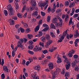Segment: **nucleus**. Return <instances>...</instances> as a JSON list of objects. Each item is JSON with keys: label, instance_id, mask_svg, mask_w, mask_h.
Segmentation results:
<instances>
[{"label": "nucleus", "instance_id": "nucleus-8", "mask_svg": "<svg viewBox=\"0 0 79 79\" xmlns=\"http://www.w3.org/2000/svg\"><path fill=\"white\" fill-rule=\"evenodd\" d=\"M48 66L49 67L50 69H52L53 68V64L52 62H49L48 64Z\"/></svg>", "mask_w": 79, "mask_h": 79}, {"label": "nucleus", "instance_id": "nucleus-49", "mask_svg": "<svg viewBox=\"0 0 79 79\" xmlns=\"http://www.w3.org/2000/svg\"><path fill=\"white\" fill-rule=\"evenodd\" d=\"M30 31V29L29 28H27L26 29V33H28V32H29Z\"/></svg>", "mask_w": 79, "mask_h": 79}, {"label": "nucleus", "instance_id": "nucleus-43", "mask_svg": "<svg viewBox=\"0 0 79 79\" xmlns=\"http://www.w3.org/2000/svg\"><path fill=\"white\" fill-rule=\"evenodd\" d=\"M47 30H48V28L46 27L44 28V29H43L42 31L43 32H46L47 31Z\"/></svg>", "mask_w": 79, "mask_h": 79}, {"label": "nucleus", "instance_id": "nucleus-6", "mask_svg": "<svg viewBox=\"0 0 79 79\" xmlns=\"http://www.w3.org/2000/svg\"><path fill=\"white\" fill-rule=\"evenodd\" d=\"M52 40H49L46 43V45H45V47H46V48H48V47L50 44H52Z\"/></svg>", "mask_w": 79, "mask_h": 79}, {"label": "nucleus", "instance_id": "nucleus-34", "mask_svg": "<svg viewBox=\"0 0 79 79\" xmlns=\"http://www.w3.org/2000/svg\"><path fill=\"white\" fill-rule=\"evenodd\" d=\"M42 53H43L44 54H46V53H48V51L47 50H44L42 51Z\"/></svg>", "mask_w": 79, "mask_h": 79}, {"label": "nucleus", "instance_id": "nucleus-10", "mask_svg": "<svg viewBox=\"0 0 79 79\" xmlns=\"http://www.w3.org/2000/svg\"><path fill=\"white\" fill-rule=\"evenodd\" d=\"M34 44V42L32 41L30 44V45L28 46V48L29 49H30V50H32V49H33V48H34V46L32 44Z\"/></svg>", "mask_w": 79, "mask_h": 79}, {"label": "nucleus", "instance_id": "nucleus-16", "mask_svg": "<svg viewBox=\"0 0 79 79\" xmlns=\"http://www.w3.org/2000/svg\"><path fill=\"white\" fill-rule=\"evenodd\" d=\"M9 23L10 25H13L14 24V23H15V21L12 19H10L9 20Z\"/></svg>", "mask_w": 79, "mask_h": 79}, {"label": "nucleus", "instance_id": "nucleus-59", "mask_svg": "<svg viewBox=\"0 0 79 79\" xmlns=\"http://www.w3.org/2000/svg\"><path fill=\"white\" fill-rule=\"evenodd\" d=\"M33 15H34V16H35L37 15V12H33Z\"/></svg>", "mask_w": 79, "mask_h": 79}, {"label": "nucleus", "instance_id": "nucleus-32", "mask_svg": "<svg viewBox=\"0 0 79 79\" xmlns=\"http://www.w3.org/2000/svg\"><path fill=\"white\" fill-rule=\"evenodd\" d=\"M42 31H40L39 32V34H38V37H40V36H42Z\"/></svg>", "mask_w": 79, "mask_h": 79}, {"label": "nucleus", "instance_id": "nucleus-39", "mask_svg": "<svg viewBox=\"0 0 79 79\" xmlns=\"http://www.w3.org/2000/svg\"><path fill=\"white\" fill-rule=\"evenodd\" d=\"M47 21L48 22H50V19H51V17L50 16H48L47 18Z\"/></svg>", "mask_w": 79, "mask_h": 79}, {"label": "nucleus", "instance_id": "nucleus-40", "mask_svg": "<svg viewBox=\"0 0 79 79\" xmlns=\"http://www.w3.org/2000/svg\"><path fill=\"white\" fill-rule=\"evenodd\" d=\"M1 76L2 79H4L5 77V74L3 73L1 74Z\"/></svg>", "mask_w": 79, "mask_h": 79}, {"label": "nucleus", "instance_id": "nucleus-2", "mask_svg": "<svg viewBox=\"0 0 79 79\" xmlns=\"http://www.w3.org/2000/svg\"><path fill=\"white\" fill-rule=\"evenodd\" d=\"M56 70V72H53L52 73V79H55L56 76V72H58V73L61 71V69H60L59 68H57Z\"/></svg>", "mask_w": 79, "mask_h": 79}, {"label": "nucleus", "instance_id": "nucleus-12", "mask_svg": "<svg viewBox=\"0 0 79 79\" xmlns=\"http://www.w3.org/2000/svg\"><path fill=\"white\" fill-rule=\"evenodd\" d=\"M34 69L35 70H38L39 71L40 69V66L39 65H36L34 67Z\"/></svg>", "mask_w": 79, "mask_h": 79}, {"label": "nucleus", "instance_id": "nucleus-41", "mask_svg": "<svg viewBox=\"0 0 79 79\" xmlns=\"http://www.w3.org/2000/svg\"><path fill=\"white\" fill-rule=\"evenodd\" d=\"M41 40L43 42H45V37H43L41 38Z\"/></svg>", "mask_w": 79, "mask_h": 79}, {"label": "nucleus", "instance_id": "nucleus-5", "mask_svg": "<svg viewBox=\"0 0 79 79\" xmlns=\"http://www.w3.org/2000/svg\"><path fill=\"white\" fill-rule=\"evenodd\" d=\"M65 67L66 70H68L71 67V63L70 62H67V63L65 64Z\"/></svg>", "mask_w": 79, "mask_h": 79}, {"label": "nucleus", "instance_id": "nucleus-38", "mask_svg": "<svg viewBox=\"0 0 79 79\" xmlns=\"http://www.w3.org/2000/svg\"><path fill=\"white\" fill-rule=\"evenodd\" d=\"M26 10V6H23V7L22 10V12Z\"/></svg>", "mask_w": 79, "mask_h": 79}, {"label": "nucleus", "instance_id": "nucleus-13", "mask_svg": "<svg viewBox=\"0 0 79 79\" xmlns=\"http://www.w3.org/2000/svg\"><path fill=\"white\" fill-rule=\"evenodd\" d=\"M73 35L70 34L69 35V34H67L66 35V38H67L68 39H69V38L71 39V38H73Z\"/></svg>", "mask_w": 79, "mask_h": 79}, {"label": "nucleus", "instance_id": "nucleus-24", "mask_svg": "<svg viewBox=\"0 0 79 79\" xmlns=\"http://www.w3.org/2000/svg\"><path fill=\"white\" fill-rule=\"evenodd\" d=\"M3 69L4 71H6V72H8V68L7 66H3Z\"/></svg>", "mask_w": 79, "mask_h": 79}, {"label": "nucleus", "instance_id": "nucleus-36", "mask_svg": "<svg viewBox=\"0 0 79 79\" xmlns=\"http://www.w3.org/2000/svg\"><path fill=\"white\" fill-rule=\"evenodd\" d=\"M4 15H5V16H7V15H8V12L6 10H4Z\"/></svg>", "mask_w": 79, "mask_h": 79}, {"label": "nucleus", "instance_id": "nucleus-33", "mask_svg": "<svg viewBox=\"0 0 79 79\" xmlns=\"http://www.w3.org/2000/svg\"><path fill=\"white\" fill-rule=\"evenodd\" d=\"M69 2L68 1H66L65 2V6H69Z\"/></svg>", "mask_w": 79, "mask_h": 79}, {"label": "nucleus", "instance_id": "nucleus-21", "mask_svg": "<svg viewBox=\"0 0 79 79\" xmlns=\"http://www.w3.org/2000/svg\"><path fill=\"white\" fill-rule=\"evenodd\" d=\"M50 34L51 37H52L53 38H55L56 37V36L55 35L54 33H53L52 32H50Z\"/></svg>", "mask_w": 79, "mask_h": 79}, {"label": "nucleus", "instance_id": "nucleus-53", "mask_svg": "<svg viewBox=\"0 0 79 79\" xmlns=\"http://www.w3.org/2000/svg\"><path fill=\"white\" fill-rule=\"evenodd\" d=\"M77 17H78V14H75L74 15L73 18H77Z\"/></svg>", "mask_w": 79, "mask_h": 79}, {"label": "nucleus", "instance_id": "nucleus-37", "mask_svg": "<svg viewBox=\"0 0 79 79\" xmlns=\"http://www.w3.org/2000/svg\"><path fill=\"white\" fill-rule=\"evenodd\" d=\"M36 75H33V77H33L34 79H39V76H37V77H36Z\"/></svg>", "mask_w": 79, "mask_h": 79}, {"label": "nucleus", "instance_id": "nucleus-20", "mask_svg": "<svg viewBox=\"0 0 79 79\" xmlns=\"http://www.w3.org/2000/svg\"><path fill=\"white\" fill-rule=\"evenodd\" d=\"M74 5H75V3L73 2L71 3L70 4L69 6L70 7V8L73 7V6H74Z\"/></svg>", "mask_w": 79, "mask_h": 79}, {"label": "nucleus", "instance_id": "nucleus-47", "mask_svg": "<svg viewBox=\"0 0 79 79\" xmlns=\"http://www.w3.org/2000/svg\"><path fill=\"white\" fill-rule=\"evenodd\" d=\"M46 62H47V60H44V61H43L42 62V64L43 65H44L45 63H46Z\"/></svg>", "mask_w": 79, "mask_h": 79}, {"label": "nucleus", "instance_id": "nucleus-1", "mask_svg": "<svg viewBox=\"0 0 79 79\" xmlns=\"http://www.w3.org/2000/svg\"><path fill=\"white\" fill-rule=\"evenodd\" d=\"M7 9L9 11V15L10 16H13L14 15V12H13V9L12 8L11 5H8L7 6Z\"/></svg>", "mask_w": 79, "mask_h": 79}, {"label": "nucleus", "instance_id": "nucleus-54", "mask_svg": "<svg viewBox=\"0 0 79 79\" xmlns=\"http://www.w3.org/2000/svg\"><path fill=\"white\" fill-rule=\"evenodd\" d=\"M60 12H61V10H60V9H58L56 11V13H60Z\"/></svg>", "mask_w": 79, "mask_h": 79}, {"label": "nucleus", "instance_id": "nucleus-19", "mask_svg": "<svg viewBox=\"0 0 79 79\" xmlns=\"http://www.w3.org/2000/svg\"><path fill=\"white\" fill-rule=\"evenodd\" d=\"M45 37L47 40H49L50 39V36L48 34L46 35Z\"/></svg>", "mask_w": 79, "mask_h": 79}, {"label": "nucleus", "instance_id": "nucleus-48", "mask_svg": "<svg viewBox=\"0 0 79 79\" xmlns=\"http://www.w3.org/2000/svg\"><path fill=\"white\" fill-rule=\"evenodd\" d=\"M78 57H79V56L77 55H75L73 56V58L75 59L77 58Z\"/></svg>", "mask_w": 79, "mask_h": 79}, {"label": "nucleus", "instance_id": "nucleus-46", "mask_svg": "<svg viewBox=\"0 0 79 79\" xmlns=\"http://www.w3.org/2000/svg\"><path fill=\"white\" fill-rule=\"evenodd\" d=\"M63 58H64L65 59V60H64V61H65V62L66 63V61H67V60H68V58L66 57L65 56H63Z\"/></svg>", "mask_w": 79, "mask_h": 79}, {"label": "nucleus", "instance_id": "nucleus-22", "mask_svg": "<svg viewBox=\"0 0 79 79\" xmlns=\"http://www.w3.org/2000/svg\"><path fill=\"white\" fill-rule=\"evenodd\" d=\"M50 25V27H51V28L54 29H56L55 26V25H54V24H53L51 23Z\"/></svg>", "mask_w": 79, "mask_h": 79}, {"label": "nucleus", "instance_id": "nucleus-55", "mask_svg": "<svg viewBox=\"0 0 79 79\" xmlns=\"http://www.w3.org/2000/svg\"><path fill=\"white\" fill-rule=\"evenodd\" d=\"M15 37L17 39V40H19V36L15 35Z\"/></svg>", "mask_w": 79, "mask_h": 79}, {"label": "nucleus", "instance_id": "nucleus-52", "mask_svg": "<svg viewBox=\"0 0 79 79\" xmlns=\"http://www.w3.org/2000/svg\"><path fill=\"white\" fill-rule=\"evenodd\" d=\"M20 30L21 32H22V33L24 32V29L23 28H20Z\"/></svg>", "mask_w": 79, "mask_h": 79}, {"label": "nucleus", "instance_id": "nucleus-50", "mask_svg": "<svg viewBox=\"0 0 79 79\" xmlns=\"http://www.w3.org/2000/svg\"><path fill=\"white\" fill-rule=\"evenodd\" d=\"M41 15L42 16H44L45 15V13L44 12L41 11Z\"/></svg>", "mask_w": 79, "mask_h": 79}, {"label": "nucleus", "instance_id": "nucleus-30", "mask_svg": "<svg viewBox=\"0 0 79 79\" xmlns=\"http://www.w3.org/2000/svg\"><path fill=\"white\" fill-rule=\"evenodd\" d=\"M17 15L19 18H22V14L19 13H17Z\"/></svg>", "mask_w": 79, "mask_h": 79}, {"label": "nucleus", "instance_id": "nucleus-51", "mask_svg": "<svg viewBox=\"0 0 79 79\" xmlns=\"http://www.w3.org/2000/svg\"><path fill=\"white\" fill-rule=\"evenodd\" d=\"M76 51H75V50H72L70 51L69 52H71V53L73 54V53H74Z\"/></svg>", "mask_w": 79, "mask_h": 79}, {"label": "nucleus", "instance_id": "nucleus-62", "mask_svg": "<svg viewBox=\"0 0 79 79\" xmlns=\"http://www.w3.org/2000/svg\"><path fill=\"white\" fill-rule=\"evenodd\" d=\"M79 39H77L75 40V42H76V43H78V42H79Z\"/></svg>", "mask_w": 79, "mask_h": 79}, {"label": "nucleus", "instance_id": "nucleus-31", "mask_svg": "<svg viewBox=\"0 0 79 79\" xmlns=\"http://www.w3.org/2000/svg\"><path fill=\"white\" fill-rule=\"evenodd\" d=\"M65 77H69V73L68 72H67L65 74Z\"/></svg>", "mask_w": 79, "mask_h": 79}, {"label": "nucleus", "instance_id": "nucleus-44", "mask_svg": "<svg viewBox=\"0 0 79 79\" xmlns=\"http://www.w3.org/2000/svg\"><path fill=\"white\" fill-rule=\"evenodd\" d=\"M28 52L30 54H31V55H33L34 54V52L32 51H31L30 50L28 51Z\"/></svg>", "mask_w": 79, "mask_h": 79}, {"label": "nucleus", "instance_id": "nucleus-27", "mask_svg": "<svg viewBox=\"0 0 79 79\" xmlns=\"http://www.w3.org/2000/svg\"><path fill=\"white\" fill-rule=\"evenodd\" d=\"M68 32V31H67V30H66V31H64L63 33V35L62 36H64V37H65V36H66V35H67V32Z\"/></svg>", "mask_w": 79, "mask_h": 79}, {"label": "nucleus", "instance_id": "nucleus-7", "mask_svg": "<svg viewBox=\"0 0 79 79\" xmlns=\"http://www.w3.org/2000/svg\"><path fill=\"white\" fill-rule=\"evenodd\" d=\"M58 19L59 20V25L60 27H61L63 26V20L60 17H58Z\"/></svg>", "mask_w": 79, "mask_h": 79}, {"label": "nucleus", "instance_id": "nucleus-29", "mask_svg": "<svg viewBox=\"0 0 79 79\" xmlns=\"http://www.w3.org/2000/svg\"><path fill=\"white\" fill-rule=\"evenodd\" d=\"M1 60H0V64L2 65V66H3L4 64V59H2V60L1 63Z\"/></svg>", "mask_w": 79, "mask_h": 79}, {"label": "nucleus", "instance_id": "nucleus-61", "mask_svg": "<svg viewBox=\"0 0 79 79\" xmlns=\"http://www.w3.org/2000/svg\"><path fill=\"white\" fill-rule=\"evenodd\" d=\"M68 55L70 57H72L73 56V54L71 53H69Z\"/></svg>", "mask_w": 79, "mask_h": 79}, {"label": "nucleus", "instance_id": "nucleus-57", "mask_svg": "<svg viewBox=\"0 0 79 79\" xmlns=\"http://www.w3.org/2000/svg\"><path fill=\"white\" fill-rule=\"evenodd\" d=\"M51 10V8H50V7H49V8L48 9V13H50L51 11L50 10Z\"/></svg>", "mask_w": 79, "mask_h": 79}, {"label": "nucleus", "instance_id": "nucleus-56", "mask_svg": "<svg viewBox=\"0 0 79 79\" xmlns=\"http://www.w3.org/2000/svg\"><path fill=\"white\" fill-rule=\"evenodd\" d=\"M43 26L44 27H47L48 26V25L46 23H44L43 25Z\"/></svg>", "mask_w": 79, "mask_h": 79}, {"label": "nucleus", "instance_id": "nucleus-63", "mask_svg": "<svg viewBox=\"0 0 79 79\" xmlns=\"http://www.w3.org/2000/svg\"><path fill=\"white\" fill-rule=\"evenodd\" d=\"M72 20H70L69 22V26H70L71 24V23H72Z\"/></svg>", "mask_w": 79, "mask_h": 79}, {"label": "nucleus", "instance_id": "nucleus-14", "mask_svg": "<svg viewBox=\"0 0 79 79\" xmlns=\"http://www.w3.org/2000/svg\"><path fill=\"white\" fill-rule=\"evenodd\" d=\"M23 44L21 43H18V45L17 46V47H20V48H21L22 49H24V48L23 47Z\"/></svg>", "mask_w": 79, "mask_h": 79}, {"label": "nucleus", "instance_id": "nucleus-25", "mask_svg": "<svg viewBox=\"0 0 79 79\" xmlns=\"http://www.w3.org/2000/svg\"><path fill=\"white\" fill-rule=\"evenodd\" d=\"M57 63L59 64L61 63V58L59 57L58 59L57 60Z\"/></svg>", "mask_w": 79, "mask_h": 79}, {"label": "nucleus", "instance_id": "nucleus-26", "mask_svg": "<svg viewBox=\"0 0 79 79\" xmlns=\"http://www.w3.org/2000/svg\"><path fill=\"white\" fill-rule=\"evenodd\" d=\"M27 36L29 39H31L32 38V37H33V35L31 34H28Z\"/></svg>", "mask_w": 79, "mask_h": 79}, {"label": "nucleus", "instance_id": "nucleus-64", "mask_svg": "<svg viewBox=\"0 0 79 79\" xmlns=\"http://www.w3.org/2000/svg\"><path fill=\"white\" fill-rule=\"evenodd\" d=\"M79 9H77L75 10V13H79Z\"/></svg>", "mask_w": 79, "mask_h": 79}, {"label": "nucleus", "instance_id": "nucleus-9", "mask_svg": "<svg viewBox=\"0 0 79 79\" xmlns=\"http://www.w3.org/2000/svg\"><path fill=\"white\" fill-rule=\"evenodd\" d=\"M78 62H79V61H77V60H76L75 61L73 62L71 64L72 67H73V68H74V67L76 66V63H78Z\"/></svg>", "mask_w": 79, "mask_h": 79}, {"label": "nucleus", "instance_id": "nucleus-28", "mask_svg": "<svg viewBox=\"0 0 79 79\" xmlns=\"http://www.w3.org/2000/svg\"><path fill=\"white\" fill-rule=\"evenodd\" d=\"M18 43L23 44V43H24V40L22 39H20V40L19 41Z\"/></svg>", "mask_w": 79, "mask_h": 79}, {"label": "nucleus", "instance_id": "nucleus-17", "mask_svg": "<svg viewBox=\"0 0 79 79\" xmlns=\"http://www.w3.org/2000/svg\"><path fill=\"white\" fill-rule=\"evenodd\" d=\"M52 22L53 23H54V24H56L57 23V19L56 18H55L52 20Z\"/></svg>", "mask_w": 79, "mask_h": 79}, {"label": "nucleus", "instance_id": "nucleus-23", "mask_svg": "<svg viewBox=\"0 0 79 79\" xmlns=\"http://www.w3.org/2000/svg\"><path fill=\"white\" fill-rule=\"evenodd\" d=\"M38 49H39V47H37V46L33 49V51L34 52H38Z\"/></svg>", "mask_w": 79, "mask_h": 79}, {"label": "nucleus", "instance_id": "nucleus-35", "mask_svg": "<svg viewBox=\"0 0 79 79\" xmlns=\"http://www.w3.org/2000/svg\"><path fill=\"white\" fill-rule=\"evenodd\" d=\"M23 24L24 27H25L26 28H27V27H28V25H27V23H23Z\"/></svg>", "mask_w": 79, "mask_h": 79}, {"label": "nucleus", "instance_id": "nucleus-45", "mask_svg": "<svg viewBox=\"0 0 79 79\" xmlns=\"http://www.w3.org/2000/svg\"><path fill=\"white\" fill-rule=\"evenodd\" d=\"M35 8V7H34V6L30 7V10L31 11H32V10H34V8Z\"/></svg>", "mask_w": 79, "mask_h": 79}, {"label": "nucleus", "instance_id": "nucleus-11", "mask_svg": "<svg viewBox=\"0 0 79 79\" xmlns=\"http://www.w3.org/2000/svg\"><path fill=\"white\" fill-rule=\"evenodd\" d=\"M31 4L32 6H34L36 5V2H35V0H31Z\"/></svg>", "mask_w": 79, "mask_h": 79}, {"label": "nucleus", "instance_id": "nucleus-58", "mask_svg": "<svg viewBox=\"0 0 79 79\" xmlns=\"http://www.w3.org/2000/svg\"><path fill=\"white\" fill-rule=\"evenodd\" d=\"M75 70L77 71H78V70H79V68H78V67L77 66V67H75Z\"/></svg>", "mask_w": 79, "mask_h": 79}, {"label": "nucleus", "instance_id": "nucleus-4", "mask_svg": "<svg viewBox=\"0 0 79 79\" xmlns=\"http://www.w3.org/2000/svg\"><path fill=\"white\" fill-rule=\"evenodd\" d=\"M42 22H43V21H42V19H40V21H39V25L37 26V27H36L35 28V32H37V31H38L39 30V28L40 27L39 26H40V25L42 23Z\"/></svg>", "mask_w": 79, "mask_h": 79}, {"label": "nucleus", "instance_id": "nucleus-42", "mask_svg": "<svg viewBox=\"0 0 79 79\" xmlns=\"http://www.w3.org/2000/svg\"><path fill=\"white\" fill-rule=\"evenodd\" d=\"M12 55L13 57H14V56H15V52L14 50H13L12 51Z\"/></svg>", "mask_w": 79, "mask_h": 79}, {"label": "nucleus", "instance_id": "nucleus-18", "mask_svg": "<svg viewBox=\"0 0 79 79\" xmlns=\"http://www.w3.org/2000/svg\"><path fill=\"white\" fill-rule=\"evenodd\" d=\"M75 37H77L78 36H79V33L78 32V30H77L75 32Z\"/></svg>", "mask_w": 79, "mask_h": 79}, {"label": "nucleus", "instance_id": "nucleus-15", "mask_svg": "<svg viewBox=\"0 0 79 79\" xmlns=\"http://www.w3.org/2000/svg\"><path fill=\"white\" fill-rule=\"evenodd\" d=\"M64 39V36H61L60 37V40H59L58 41V42H63V40Z\"/></svg>", "mask_w": 79, "mask_h": 79}, {"label": "nucleus", "instance_id": "nucleus-60", "mask_svg": "<svg viewBox=\"0 0 79 79\" xmlns=\"http://www.w3.org/2000/svg\"><path fill=\"white\" fill-rule=\"evenodd\" d=\"M30 63V62L29 61H27L26 62V64L27 66H28Z\"/></svg>", "mask_w": 79, "mask_h": 79}, {"label": "nucleus", "instance_id": "nucleus-3", "mask_svg": "<svg viewBox=\"0 0 79 79\" xmlns=\"http://www.w3.org/2000/svg\"><path fill=\"white\" fill-rule=\"evenodd\" d=\"M46 2H45L43 3L39 2L38 3V5L39 6H40L41 10H43L44 9V7L45 6L46 4L48 3V1H47Z\"/></svg>", "mask_w": 79, "mask_h": 79}]
</instances>
